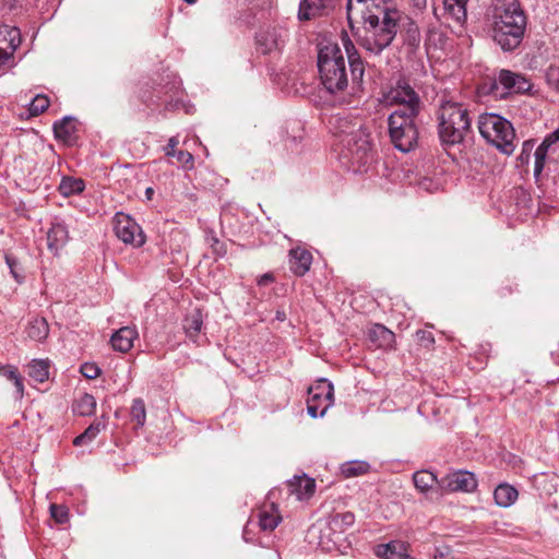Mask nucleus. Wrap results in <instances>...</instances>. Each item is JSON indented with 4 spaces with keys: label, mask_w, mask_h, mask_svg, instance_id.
<instances>
[{
    "label": "nucleus",
    "mask_w": 559,
    "mask_h": 559,
    "mask_svg": "<svg viewBox=\"0 0 559 559\" xmlns=\"http://www.w3.org/2000/svg\"><path fill=\"white\" fill-rule=\"evenodd\" d=\"M346 10L352 28L354 23H362L357 36L359 45L367 51L378 55L394 39L400 12L389 9L384 0H347Z\"/></svg>",
    "instance_id": "nucleus-1"
},
{
    "label": "nucleus",
    "mask_w": 559,
    "mask_h": 559,
    "mask_svg": "<svg viewBox=\"0 0 559 559\" xmlns=\"http://www.w3.org/2000/svg\"><path fill=\"white\" fill-rule=\"evenodd\" d=\"M493 41L503 50L520 46L526 28V16L518 0H492L487 11Z\"/></svg>",
    "instance_id": "nucleus-2"
},
{
    "label": "nucleus",
    "mask_w": 559,
    "mask_h": 559,
    "mask_svg": "<svg viewBox=\"0 0 559 559\" xmlns=\"http://www.w3.org/2000/svg\"><path fill=\"white\" fill-rule=\"evenodd\" d=\"M330 133L340 140L342 154L353 163L362 164L372 150L370 132L357 118L346 109H340L326 118Z\"/></svg>",
    "instance_id": "nucleus-3"
},
{
    "label": "nucleus",
    "mask_w": 559,
    "mask_h": 559,
    "mask_svg": "<svg viewBox=\"0 0 559 559\" xmlns=\"http://www.w3.org/2000/svg\"><path fill=\"white\" fill-rule=\"evenodd\" d=\"M318 69L321 82L329 93H343L348 86L344 53L336 43H326L320 46Z\"/></svg>",
    "instance_id": "nucleus-4"
},
{
    "label": "nucleus",
    "mask_w": 559,
    "mask_h": 559,
    "mask_svg": "<svg viewBox=\"0 0 559 559\" xmlns=\"http://www.w3.org/2000/svg\"><path fill=\"white\" fill-rule=\"evenodd\" d=\"M471 130L467 109L459 103L443 102L439 109V135L443 143L456 144Z\"/></svg>",
    "instance_id": "nucleus-5"
},
{
    "label": "nucleus",
    "mask_w": 559,
    "mask_h": 559,
    "mask_svg": "<svg viewBox=\"0 0 559 559\" xmlns=\"http://www.w3.org/2000/svg\"><path fill=\"white\" fill-rule=\"evenodd\" d=\"M478 130L480 135L497 150L511 155L515 150V132L509 120L500 115L487 112L479 116Z\"/></svg>",
    "instance_id": "nucleus-6"
},
{
    "label": "nucleus",
    "mask_w": 559,
    "mask_h": 559,
    "mask_svg": "<svg viewBox=\"0 0 559 559\" xmlns=\"http://www.w3.org/2000/svg\"><path fill=\"white\" fill-rule=\"evenodd\" d=\"M419 114L393 111L388 118L389 134L395 148L403 153L413 151L418 143Z\"/></svg>",
    "instance_id": "nucleus-7"
},
{
    "label": "nucleus",
    "mask_w": 559,
    "mask_h": 559,
    "mask_svg": "<svg viewBox=\"0 0 559 559\" xmlns=\"http://www.w3.org/2000/svg\"><path fill=\"white\" fill-rule=\"evenodd\" d=\"M385 99L390 105L399 106L394 111L402 114H420L423 102L418 93L404 80H397L385 95Z\"/></svg>",
    "instance_id": "nucleus-8"
},
{
    "label": "nucleus",
    "mask_w": 559,
    "mask_h": 559,
    "mask_svg": "<svg viewBox=\"0 0 559 559\" xmlns=\"http://www.w3.org/2000/svg\"><path fill=\"white\" fill-rule=\"evenodd\" d=\"M333 384L322 378L308 389L307 412L312 418L323 417L333 405Z\"/></svg>",
    "instance_id": "nucleus-9"
},
{
    "label": "nucleus",
    "mask_w": 559,
    "mask_h": 559,
    "mask_svg": "<svg viewBox=\"0 0 559 559\" xmlns=\"http://www.w3.org/2000/svg\"><path fill=\"white\" fill-rule=\"evenodd\" d=\"M533 87L531 80L522 73L502 69L492 84V92L501 98L510 94H525Z\"/></svg>",
    "instance_id": "nucleus-10"
},
{
    "label": "nucleus",
    "mask_w": 559,
    "mask_h": 559,
    "mask_svg": "<svg viewBox=\"0 0 559 559\" xmlns=\"http://www.w3.org/2000/svg\"><path fill=\"white\" fill-rule=\"evenodd\" d=\"M114 230L116 236L124 243L141 247L145 237L140 225L128 214L117 213L114 218Z\"/></svg>",
    "instance_id": "nucleus-11"
},
{
    "label": "nucleus",
    "mask_w": 559,
    "mask_h": 559,
    "mask_svg": "<svg viewBox=\"0 0 559 559\" xmlns=\"http://www.w3.org/2000/svg\"><path fill=\"white\" fill-rule=\"evenodd\" d=\"M439 487L444 492H473L477 488V479L474 473L460 469L442 477Z\"/></svg>",
    "instance_id": "nucleus-12"
},
{
    "label": "nucleus",
    "mask_w": 559,
    "mask_h": 559,
    "mask_svg": "<svg viewBox=\"0 0 559 559\" xmlns=\"http://www.w3.org/2000/svg\"><path fill=\"white\" fill-rule=\"evenodd\" d=\"M559 150V128L546 135L544 141L534 152V177L538 180L544 167L548 152H557Z\"/></svg>",
    "instance_id": "nucleus-13"
},
{
    "label": "nucleus",
    "mask_w": 559,
    "mask_h": 559,
    "mask_svg": "<svg viewBox=\"0 0 559 559\" xmlns=\"http://www.w3.org/2000/svg\"><path fill=\"white\" fill-rule=\"evenodd\" d=\"M285 31L278 27H270L257 34V45L263 53L280 49L284 45Z\"/></svg>",
    "instance_id": "nucleus-14"
},
{
    "label": "nucleus",
    "mask_w": 559,
    "mask_h": 559,
    "mask_svg": "<svg viewBox=\"0 0 559 559\" xmlns=\"http://www.w3.org/2000/svg\"><path fill=\"white\" fill-rule=\"evenodd\" d=\"M344 47L346 50L348 64L352 73L353 80V90L360 88L362 76L365 73V67L361 58L358 56L354 44L349 40L347 36L343 37Z\"/></svg>",
    "instance_id": "nucleus-15"
},
{
    "label": "nucleus",
    "mask_w": 559,
    "mask_h": 559,
    "mask_svg": "<svg viewBox=\"0 0 559 559\" xmlns=\"http://www.w3.org/2000/svg\"><path fill=\"white\" fill-rule=\"evenodd\" d=\"M69 240V230L67 225L59 219L51 223L47 231V247L55 255L59 254L60 250L67 245Z\"/></svg>",
    "instance_id": "nucleus-16"
},
{
    "label": "nucleus",
    "mask_w": 559,
    "mask_h": 559,
    "mask_svg": "<svg viewBox=\"0 0 559 559\" xmlns=\"http://www.w3.org/2000/svg\"><path fill=\"white\" fill-rule=\"evenodd\" d=\"M312 263L311 253L304 248H294L289 251V269L297 276H304Z\"/></svg>",
    "instance_id": "nucleus-17"
},
{
    "label": "nucleus",
    "mask_w": 559,
    "mask_h": 559,
    "mask_svg": "<svg viewBox=\"0 0 559 559\" xmlns=\"http://www.w3.org/2000/svg\"><path fill=\"white\" fill-rule=\"evenodd\" d=\"M409 545L402 540H391L386 544L378 545L376 555L383 559H407Z\"/></svg>",
    "instance_id": "nucleus-18"
},
{
    "label": "nucleus",
    "mask_w": 559,
    "mask_h": 559,
    "mask_svg": "<svg viewBox=\"0 0 559 559\" xmlns=\"http://www.w3.org/2000/svg\"><path fill=\"white\" fill-rule=\"evenodd\" d=\"M138 337V331L131 326H122L116 331L110 343L115 350L127 353L133 347V342Z\"/></svg>",
    "instance_id": "nucleus-19"
},
{
    "label": "nucleus",
    "mask_w": 559,
    "mask_h": 559,
    "mask_svg": "<svg viewBox=\"0 0 559 559\" xmlns=\"http://www.w3.org/2000/svg\"><path fill=\"white\" fill-rule=\"evenodd\" d=\"M369 341L379 348H391L395 334L382 324H374L368 333Z\"/></svg>",
    "instance_id": "nucleus-20"
},
{
    "label": "nucleus",
    "mask_w": 559,
    "mask_h": 559,
    "mask_svg": "<svg viewBox=\"0 0 559 559\" xmlns=\"http://www.w3.org/2000/svg\"><path fill=\"white\" fill-rule=\"evenodd\" d=\"M76 121L72 117H63L53 123V133L56 139L71 144L75 140Z\"/></svg>",
    "instance_id": "nucleus-21"
},
{
    "label": "nucleus",
    "mask_w": 559,
    "mask_h": 559,
    "mask_svg": "<svg viewBox=\"0 0 559 559\" xmlns=\"http://www.w3.org/2000/svg\"><path fill=\"white\" fill-rule=\"evenodd\" d=\"M282 516L280 515L278 509L274 503L264 506L259 511V525L263 531H273L277 527Z\"/></svg>",
    "instance_id": "nucleus-22"
},
{
    "label": "nucleus",
    "mask_w": 559,
    "mask_h": 559,
    "mask_svg": "<svg viewBox=\"0 0 559 559\" xmlns=\"http://www.w3.org/2000/svg\"><path fill=\"white\" fill-rule=\"evenodd\" d=\"M203 325L202 313L199 309H194L183 319V329L189 338L197 342Z\"/></svg>",
    "instance_id": "nucleus-23"
},
{
    "label": "nucleus",
    "mask_w": 559,
    "mask_h": 559,
    "mask_svg": "<svg viewBox=\"0 0 559 559\" xmlns=\"http://www.w3.org/2000/svg\"><path fill=\"white\" fill-rule=\"evenodd\" d=\"M519 492L515 487L509 484H500L493 491V498L499 507L508 508L518 499Z\"/></svg>",
    "instance_id": "nucleus-24"
},
{
    "label": "nucleus",
    "mask_w": 559,
    "mask_h": 559,
    "mask_svg": "<svg viewBox=\"0 0 559 559\" xmlns=\"http://www.w3.org/2000/svg\"><path fill=\"white\" fill-rule=\"evenodd\" d=\"M325 9V0H301L298 11L300 21H309L321 15Z\"/></svg>",
    "instance_id": "nucleus-25"
},
{
    "label": "nucleus",
    "mask_w": 559,
    "mask_h": 559,
    "mask_svg": "<svg viewBox=\"0 0 559 559\" xmlns=\"http://www.w3.org/2000/svg\"><path fill=\"white\" fill-rule=\"evenodd\" d=\"M26 335L34 342H43L49 334V325L45 318H34L26 326Z\"/></svg>",
    "instance_id": "nucleus-26"
},
{
    "label": "nucleus",
    "mask_w": 559,
    "mask_h": 559,
    "mask_svg": "<svg viewBox=\"0 0 559 559\" xmlns=\"http://www.w3.org/2000/svg\"><path fill=\"white\" fill-rule=\"evenodd\" d=\"M85 189V182L81 178H75L71 176H63L59 187L58 191L63 197H71L75 194H80Z\"/></svg>",
    "instance_id": "nucleus-27"
},
{
    "label": "nucleus",
    "mask_w": 559,
    "mask_h": 559,
    "mask_svg": "<svg viewBox=\"0 0 559 559\" xmlns=\"http://www.w3.org/2000/svg\"><path fill=\"white\" fill-rule=\"evenodd\" d=\"M415 487L423 493L428 492L435 485L439 486L437 476L429 471H417L413 474Z\"/></svg>",
    "instance_id": "nucleus-28"
},
{
    "label": "nucleus",
    "mask_w": 559,
    "mask_h": 559,
    "mask_svg": "<svg viewBox=\"0 0 559 559\" xmlns=\"http://www.w3.org/2000/svg\"><path fill=\"white\" fill-rule=\"evenodd\" d=\"M106 427V424L102 419L94 420L81 435L74 438L73 444L75 447H81L83 444H86L91 441H93L98 433L104 430Z\"/></svg>",
    "instance_id": "nucleus-29"
},
{
    "label": "nucleus",
    "mask_w": 559,
    "mask_h": 559,
    "mask_svg": "<svg viewBox=\"0 0 559 559\" xmlns=\"http://www.w3.org/2000/svg\"><path fill=\"white\" fill-rule=\"evenodd\" d=\"M96 409V400L88 393L80 395L73 404V413L79 416H91Z\"/></svg>",
    "instance_id": "nucleus-30"
},
{
    "label": "nucleus",
    "mask_w": 559,
    "mask_h": 559,
    "mask_svg": "<svg viewBox=\"0 0 559 559\" xmlns=\"http://www.w3.org/2000/svg\"><path fill=\"white\" fill-rule=\"evenodd\" d=\"M468 0H443L445 12L457 23L466 20V4Z\"/></svg>",
    "instance_id": "nucleus-31"
},
{
    "label": "nucleus",
    "mask_w": 559,
    "mask_h": 559,
    "mask_svg": "<svg viewBox=\"0 0 559 559\" xmlns=\"http://www.w3.org/2000/svg\"><path fill=\"white\" fill-rule=\"evenodd\" d=\"M289 486L294 487L292 491L297 495L298 499L309 498L316 489L314 479L306 476L296 477L295 483H292Z\"/></svg>",
    "instance_id": "nucleus-32"
},
{
    "label": "nucleus",
    "mask_w": 559,
    "mask_h": 559,
    "mask_svg": "<svg viewBox=\"0 0 559 559\" xmlns=\"http://www.w3.org/2000/svg\"><path fill=\"white\" fill-rule=\"evenodd\" d=\"M27 368L28 376L37 382H44L49 377V364L47 360L34 359Z\"/></svg>",
    "instance_id": "nucleus-33"
},
{
    "label": "nucleus",
    "mask_w": 559,
    "mask_h": 559,
    "mask_svg": "<svg viewBox=\"0 0 559 559\" xmlns=\"http://www.w3.org/2000/svg\"><path fill=\"white\" fill-rule=\"evenodd\" d=\"M369 467V464L365 461H352L344 463L341 471L345 477H355L366 474Z\"/></svg>",
    "instance_id": "nucleus-34"
},
{
    "label": "nucleus",
    "mask_w": 559,
    "mask_h": 559,
    "mask_svg": "<svg viewBox=\"0 0 559 559\" xmlns=\"http://www.w3.org/2000/svg\"><path fill=\"white\" fill-rule=\"evenodd\" d=\"M5 263L10 270L12 277L19 283L24 282L23 269L20 261L12 253L7 252L4 254Z\"/></svg>",
    "instance_id": "nucleus-35"
},
{
    "label": "nucleus",
    "mask_w": 559,
    "mask_h": 559,
    "mask_svg": "<svg viewBox=\"0 0 559 559\" xmlns=\"http://www.w3.org/2000/svg\"><path fill=\"white\" fill-rule=\"evenodd\" d=\"M131 417L139 426H143L146 419V411L144 402L141 399H135L131 406Z\"/></svg>",
    "instance_id": "nucleus-36"
},
{
    "label": "nucleus",
    "mask_w": 559,
    "mask_h": 559,
    "mask_svg": "<svg viewBox=\"0 0 559 559\" xmlns=\"http://www.w3.org/2000/svg\"><path fill=\"white\" fill-rule=\"evenodd\" d=\"M533 148H534V142L532 140H527V141L523 142L521 153L516 158V167L518 168H523L528 165Z\"/></svg>",
    "instance_id": "nucleus-37"
},
{
    "label": "nucleus",
    "mask_w": 559,
    "mask_h": 559,
    "mask_svg": "<svg viewBox=\"0 0 559 559\" xmlns=\"http://www.w3.org/2000/svg\"><path fill=\"white\" fill-rule=\"evenodd\" d=\"M49 107V99L45 95H37L29 104V112L32 116H38Z\"/></svg>",
    "instance_id": "nucleus-38"
},
{
    "label": "nucleus",
    "mask_w": 559,
    "mask_h": 559,
    "mask_svg": "<svg viewBox=\"0 0 559 559\" xmlns=\"http://www.w3.org/2000/svg\"><path fill=\"white\" fill-rule=\"evenodd\" d=\"M166 155L176 157L180 164L189 169L193 167V155L188 151L167 150Z\"/></svg>",
    "instance_id": "nucleus-39"
},
{
    "label": "nucleus",
    "mask_w": 559,
    "mask_h": 559,
    "mask_svg": "<svg viewBox=\"0 0 559 559\" xmlns=\"http://www.w3.org/2000/svg\"><path fill=\"white\" fill-rule=\"evenodd\" d=\"M50 515L59 524H64L69 520L68 508L60 504L53 503L50 506Z\"/></svg>",
    "instance_id": "nucleus-40"
},
{
    "label": "nucleus",
    "mask_w": 559,
    "mask_h": 559,
    "mask_svg": "<svg viewBox=\"0 0 559 559\" xmlns=\"http://www.w3.org/2000/svg\"><path fill=\"white\" fill-rule=\"evenodd\" d=\"M81 372L87 379H96L100 369L95 364L85 362L81 366Z\"/></svg>",
    "instance_id": "nucleus-41"
},
{
    "label": "nucleus",
    "mask_w": 559,
    "mask_h": 559,
    "mask_svg": "<svg viewBox=\"0 0 559 559\" xmlns=\"http://www.w3.org/2000/svg\"><path fill=\"white\" fill-rule=\"evenodd\" d=\"M334 521L336 523H340L343 528H347L354 525L355 515L352 512H344L341 514H336Z\"/></svg>",
    "instance_id": "nucleus-42"
},
{
    "label": "nucleus",
    "mask_w": 559,
    "mask_h": 559,
    "mask_svg": "<svg viewBox=\"0 0 559 559\" xmlns=\"http://www.w3.org/2000/svg\"><path fill=\"white\" fill-rule=\"evenodd\" d=\"M0 376L13 382L14 379L20 376V372L17 368L12 365H0Z\"/></svg>",
    "instance_id": "nucleus-43"
},
{
    "label": "nucleus",
    "mask_w": 559,
    "mask_h": 559,
    "mask_svg": "<svg viewBox=\"0 0 559 559\" xmlns=\"http://www.w3.org/2000/svg\"><path fill=\"white\" fill-rule=\"evenodd\" d=\"M547 83L559 92V68L550 67L546 72Z\"/></svg>",
    "instance_id": "nucleus-44"
},
{
    "label": "nucleus",
    "mask_w": 559,
    "mask_h": 559,
    "mask_svg": "<svg viewBox=\"0 0 559 559\" xmlns=\"http://www.w3.org/2000/svg\"><path fill=\"white\" fill-rule=\"evenodd\" d=\"M417 338L420 344L425 347H429L435 343V338L432 333L429 331L420 330L417 332Z\"/></svg>",
    "instance_id": "nucleus-45"
},
{
    "label": "nucleus",
    "mask_w": 559,
    "mask_h": 559,
    "mask_svg": "<svg viewBox=\"0 0 559 559\" xmlns=\"http://www.w3.org/2000/svg\"><path fill=\"white\" fill-rule=\"evenodd\" d=\"M12 383L15 388V392H14L15 400H22L24 396V383H23L22 376L20 374L17 378H15Z\"/></svg>",
    "instance_id": "nucleus-46"
},
{
    "label": "nucleus",
    "mask_w": 559,
    "mask_h": 559,
    "mask_svg": "<svg viewBox=\"0 0 559 559\" xmlns=\"http://www.w3.org/2000/svg\"><path fill=\"white\" fill-rule=\"evenodd\" d=\"M418 187L420 190H425L428 192H432L433 189H437L436 185L433 183V181L430 178H423L418 182Z\"/></svg>",
    "instance_id": "nucleus-47"
},
{
    "label": "nucleus",
    "mask_w": 559,
    "mask_h": 559,
    "mask_svg": "<svg viewBox=\"0 0 559 559\" xmlns=\"http://www.w3.org/2000/svg\"><path fill=\"white\" fill-rule=\"evenodd\" d=\"M272 282H274V276L272 273H265L257 280L259 286H266Z\"/></svg>",
    "instance_id": "nucleus-48"
},
{
    "label": "nucleus",
    "mask_w": 559,
    "mask_h": 559,
    "mask_svg": "<svg viewBox=\"0 0 559 559\" xmlns=\"http://www.w3.org/2000/svg\"><path fill=\"white\" fill-rule=\"evenodd\" d=\"M448 554V548L445 550L441 548H436L432 559H443V557Z\"/></svg>",
    "instance_id": "nucleus-49"
},
{
    "label": "nucleus",
    "mask_w": 559,
    "mask_h": 559,
    "mask_svg": "<svg viewBox=\"0 0 559 559\" xmlns=\"http://www.w3.org/2000/svg\"><path fill=\"white\" fill-rule=\"evenodd\" d=\"M179 141L176 136H171L169 140H168V144L167 146L165 147V152L167 150H176L175 147L178 145Z\"/></svg>",
    "instance_id": "nucleus-50"
},
{
    "label": "nucleus",
    "mask_w": 559,
    "mask_h": 559,
    "mask_svg": "<svg viewBox=\"0 0 559 559\" xmlns=\"http://www.w3.org/2000/svg\"><path fill=\"white\" fill-rule=\"evenodd\" d=\"M411 2L418 10L425 9L427 4V0H411Z\"/></svg>",
    "instance_id": "nucleus-51"
},
{
    "label": "nucleus",
    "mask_w": 559,
    "mask_h": 559,
    "mask_svg": "<svg viewBox=\"0 0 559 559\" xmlns=\"http://www.w3.org/2000/svg\"><path fill=\"white\" fill-rule=\"evenodd\" d=\"M275 319L278 321H284L286 319V312L283 309H277L275 313Z\"/></svg>",
    "instance_id": "nucleus-52"
},
{
    "label": "nucleus",
    "mask_w": 559,
    "mask_h": 559,
    "mask_svg": "<svg viewBox=\"0 0 559 559\" xmlns=\"http://www.w3.org/2000/svg\"><path fill=\"white\" fill-rule=\"evenodd\" d=\"M154 195V189L152 187L146 188L145 190V197L147 200H152Z\"/></svg>",
    "instance_id": "nucleus-53"
},
{
    "label": "nucleus",
    "mask_w": 559,
    "mask_h": 559,
    "mask_svg": "<svg viewBox=\"0 0 559 559\" xmlns=\"http://www.w3.org/2000/svg\"><path fill=\"white\" fill-rule=\"evenodd\" d=\"M7 58H8L7 51L0 48V63H3Z\"/></svg>",
    "instance_id": "nucleus-54"
},
{
    "label": "nucleus",
    "mask_w": 559,
    "mask_h": 559,
    "mask_svg": "<svg viewBox=\"0 0 559 559\" xmlns=\"http://www.w3.org/2000/svg\"><path fill=\"white\" fill-rule=\"evenodd\" d=\"M341 104H349L350 100L347 99L345 96H342L341 100H340Z\"/></svg>",
    "instance_id": "nucleus-55"
},
{
    "label": "nucleus",
    "mask_w": 559,
    "mask_h": 559,
    "mask_svg": "<svg viewBox=\"0 0 559 559\" xmlns=\"http://www.w3.org/2000/svg\"><path fill=\"white\" fill-rule=\"evenodd\" d=\"M185 2L189 3V4H193L197 2V0H183Z\"/></svg>",
    "instance_id": "nucleus-56"
},
{
    "label": "nucleus",
    "mask_w": 559,
    "mask_h": 559,
    "mask_svg": "<svg viewBox=\"0 0 559 559\" xmlns=\"http://www.w3.org/2000/svg\"><path fill=\"white\" fill-rule=\"evenodd\" d=\"M407 559H415V558H413V557H408Z\"/></svg>",
    "instance_id": "nucleus-57"
}]
</instances>
